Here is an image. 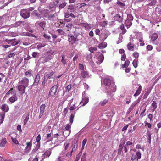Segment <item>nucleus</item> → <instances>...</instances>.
Masks as SVG:
<instances>
[{"instance_id":"nucleus-48","label":"nucleus","mask_w":161,"mask_h":161,"mask_svg":"<svg viewBox=\"0 0 161 161\" xmlns=\"http://www.w3.org/2000/svg\"><path fill=\"white\" fill-rule=\"evenodd\" d=\"M133 16L131 14H128L127 15V18L126 20H130V21H132L133 20Z\"/></svg>"},{"instance_id":"nucleus-13","label":"nucleus","mask_w":161,"mask_h":161,"mask_svg":"<svg viewBox=\"0 0 161 161\" xmlns=\"http://www.w3.org/2000/svg\"><path fill=\"white\" fill-rule=\"evenodd\" d=\"M80 75L84 79L89 78L91 76L88 71L85 70L82 71L80 73Z\"/></svg>"},{"instance_id":"nucleus-28","label":"nucleus","mask_w":161,"mask_h":161,"mask_svg":"<svg viewBox=\"0 0 161 161\" xmlns=\"http://www.w3.org/2000/svg\"><path fill=\"white\" fill-rule=\"evenodd\" d=\"M158 35L157 33H154L152 35L151 38L152 41H154L158 38Z\"/></svg>"},{"instance_id":"nucleus-7","label":"nucleus","mask_w":161,"mask_h":161,"mask_svg":"<svg viewBox=\"0 0 161 161\" xmlns=\"http://www.w3.org/2000/svg\"><path fill=\"white\" fill-rule=\"evenodd\" d=\"M19 84L23 85L26 87L28 86L29 80L27 78L24 77L21 80L20 79H19Z\"/></svg>"},{"instance_id":"nucleus-60","label":"nucleus","mask_w":161,"mask_h":161,"mask_svg":"<svg viewBox=\"0 0 161 161\" xmlns=\"http://www.w3.org/2000/svg\"><path fill=\"white\" fill-rule=\"evenodd\" d=\"M38 54L39 53L37 52H34L32 53V55L33 58H36L38 57Z\"/></svg>"},{"instance_id":"nucleus-63","label":"nucleus","mask_w":161,"mask_h":161,"mask_svg":"<svg viewBox=\"0 0 161 161\" xmlns=\"http://www.w3.org/2000/svg\"><path fill=\"white\" fill-rule=\"evenodd\" d=\"M54 74V72H52L50 73L47 74L46 76L49 78H51V77L53 76V75Z\"/></svg>"},{"instance_id":"nucleus-8","label":"nucleus","mask_w":161,"mask_h":161,"mask_svg":"<svg viewBox=\"0 0 161 161\" xmlns=\"http://www.w3.org/2000/svg\"><path fill=\"white\" fill-rule=\"evenodd\" d=\"M17 90L19 91V93L21 95H23L25 93L26 87L23 85L19 84L17 86Z\"/></svg>"},{"instance_id":"nucleus-33","label":"nucleus","mask_w":161,"mask_h":161,"mask_svg":"<svg viewBox=\"0 0 161 161\" xmlns=\"http://www.w3.org/2000/svg\"><path fill=\"white\" fill-rule=\"evenodd\" d=\"M114 18L116 20H117L119 22H121L122 20V18L119 14H117L115 16Z\"/></svg>"},{"instance_id":"nucleus-36","label":"nucleus","mask_w":161,"mask_h":161,"mask_svg":"<svg viewBox=\"0 0 161 161\" xmlns=\"http://www.w3.org/2000/svg\"><path fill=\"white\" fill-rule=\"evenodd\" d=\"M66 3L64 2L61 3L60 2L59 4V8L60 10L62 9L64 7H65L66 5Z\"/></svg>"},{"instance_id":"nucleus-12","label":"nucleus","mask_w":161,"mask_h":161,"mask_svg":"<svg viewBox=\"0 0 161 161\" xmlns=\"http://www.w3.org/2000/svg\"><path fill=\"white\" fill-rule=\"evenodd\" d=\"M98 57H97V61L96 63L98 64H101L103 61L104 59V56L103 54H102L100 53H98Z\"/></svg>"},{"instance_id":"nucleus-59","label":"nucleus","mask_w":161,"mask_h":161,"mask_svg":"<svg viewBox=\"0 0 161 161\" xmlns=\"http://www.w3.org/2000/svg\"><path fill=\"white\" fill-rule=\"evenodd\" d=\"M33 12L34 14L38 18H41V15L37 12V10H34Z\"/></svg>"},{"instance_id":"nucleus-40","label":"nucleus","mask_w":161,"mask_h":161,"mask_svg":"<svg viewBox=\"0 0 161 161\" xmlns=\"http://www.w3.org/2000/svg\"><path fill=\"white\" fill-rule=\"evenodd\" d=\"M152 106L153 107V111H154L157 108V103L155 101H154L152 104Z\"/></svg>"},{"instance_id":"nucleus-49","label":"nucleus","mask_w":161,"mask_h":161,"mask_svg":"<svg viewBox=\"0 0 161 161\" xmlns=\"http://www.w3.org/2000/svg\"><path fill=\"white\" fill-rule=\"evenodd\" d=\"M60 2L59 0H55L53 3L55 7H57L59 4Z\"/></svg>"},{"instance_id":"nucleus-50","label":"nucleus","mask_w":161,"mask_h":161,"mask_svg":"<svg viewBox=\"0 0 161 161\" xmlns=\"http://www.w3.org/2000/svg\"><path fill=\"white\" fill-rule=\"evenodd\" d=\"M56 31L60 35H64L65 34V32L62 29H57Z\"/></svg>"},{"instance_id":"nucleus-10","label":"nucleus","mask_w":161,"mask_h":161,"mask_svg":"<svg viewBox=\"0 0 161 161\" xmlns=\"http://www.w3.org/2000/svg\"><path fill=\"white\" fill-rule=\"evenodd\" d=\"M35 26L38 28H42L43 30L46 27V23L45 21H37L35 23Z\"/></svg>"},{"instance_id":"nucleus-21","label":"nucleus","mask_w":161,"mask_h":161,"mask_svg":"<svg viewBox=\"0 0 161 161\" xmlns=\"http://www.w3.org/2000/svg\"><path fill=\"white\" fill-rule=\"evenodd\" d=\"M132 143L130 141H127L126 142V144L124 146L125 149V153L128 151L129 148V146L130 145H132Z\"/></svg>"},{"instance_id":"nucleus-42","label":"nucleus","mask_w":161,"mask_h":161,"mask_svg":"<svg viewBox=\"0 0 161 161\" xmlns=\"http://www.w3.org/2000/svg\"><path fill=\"white\" fill-rule=\"evenodd\" d=\"M78 147V144H77V141H76L75 144L73 146V147L72 150V152H73L74 151H75Z\"/></svg>"},{"instance_id":"nucleus-4","label":"nucleus","mask_w":161,"mask_h":161,"mask_svg":"<svg viewBox=\"0 0 161 161\" xmlns=\"http://www.w3.org/2000/svg\"><path fill=\"white\" fill-rule=\"evenodd\" d=\"M30 12L28 10L23 9L21 10L20 12V14L23 18L26 19L30 16Z\"/></svg>"},{"instance_id":"nucleus-23","label":"nucleus","mask_w":161,"mask_h":161,"mask_svg":"<svg viewBox=\"0 0 161 161\" xmlns=\"http://www.w3.org/2000/svg\"><path fill=\"white\" fill-rule=\"evenodd\" d=\"M40 77L39 74H37L34 80V84L36 85H38L39 82L40 80Z\"/></svg>"},{"instance_id":"nucleus-5","label":"nucleus","mask_w":161,"mask_h":161,"mask_svg":"<svg viewBox=\"0 0 161 161\" xmlns=\"http://www.w3.org/2000/svg\"><path fill=\"white\" fill-rule=\"evenodd\" d=\"M78 36H77L76 37H75L73 35H68V37L69 44L73 45L76 42L78 41L79 40L78 38Z\"/></svg>"},{"instance_id":"nucleus-51","label":"nucleus","mask_w":161,"mask_h":161,"mask_svg":"<svg viewBox=\"0 0 161 161\" xmlns=\"http://www.w3.org/2000/svg\"><path fill=\"white\" fill-rule=\"evenodd\" d=\"M157 3V1L156 0H153L151 2H150L148 5L149 6H153L155 5Z\"/></svg>"},{"instance_id":"nucleus-43","label":"nucleus","mask_w":161,"mask_h":161,"mask_svg":"<svg viewBox=\"0 0 161 161\" xmlns=\"http://www.w3.org/2000/svg\"><path fill=\"white\" fill-rule=\"evenodd\" d=\"M15 55V53L14 52H12L10 53H9L7 56V57L8 58H6L7 59H8V58H11L13 57H14ZM6 57H7V56Z\"/></svg>"},{"instance_id":"nucleus-32","label":"nucleus","mask_w":161,"mask_h":161,"mask_svg":"<svg viewBox=\"0 0 161 161\" xmlns=\"http://www.w3.org/2000/svg\"><path fill=\"white\" fill-rule=\"evenodd\" d=\"M14 94L16 95V92L15 90L13 88H11L10 90L6 94Z\"/></svg>"},{"instance_id":"nucleus-26","label":"nucleus","mask_w":161,"mask_h":161,"mask_svg":"<svg viewBox=\"0 0 161 161\" xmlns=\"http://www.w3.org/2000/svg\"><path fill=\"white\" fill-rule=\"evenodd\" d=\"M142 90V87L141 86V85H140L139 86L138 89H137V90L136 91L134 95V96L135 97L138 96L141 93Z\"/></svg>"},{"instance_id":"nucleus-30","label":"nucleus","mask_w":161,"mask_h":161,"mask_svg":"<svg viewBox=\"0 0 161 161\" xmlns=\"http://www.w3.org/2000/svg\"><path fill=\"white\" fill-rule=\"evenodd\" d=\"M107 46V43L103 42L98 45V47L100 49H103L105 48Z\"/></svg>"},{"instance_id":"nucleus-55","label":"nucleus","mask_w":161,"mask_h":161,"mask_svg":"<svg viewBox=\"0 0 161 161\" xmlns=\"http://www.w3.org/2000/svg\"><path fill=\"white\" fill-rule=\"evenodd\" d=\"M132 55L134 58H138L139 57V54L137 52H134L133 53Z\"/></svg>"},{"instance_id":"nucleus-45","label":"nucleus","mask_w":161,"mask_h":161,"mask_svg":"<svg viewBox=\"0 0 161 161\" xmlns=\"http://www.w3.org/2000/svg\"><path fill=\"white\" fill-rule=\"evenodd\" d=\"M138 61L136 60H134L132 62V64L134 67L136 68L138 66Z\"/></svg>"},{"instance_id":"nucleus-47","label":"nucleus","mask_w":161,"mask_h":161,"mask_svg":"<svg viewBox=\"0 0 161 161\" xmlns=\"http://www.w3.org/2000/svg\"><path fill=\"white\" fill-rule=\"evenodd\" d=\"M79 68L80 70H82V71L84 70V66L82 64L80 63L79 64Z\"/></svg>"},{"instance_id":"nucleus-53","label":"nucleus","mask_w":161,"mask_h":161,"mask_svg":"<svg viewBox=\"0 0 161 161\" xmlns=\"http://www.w3.org/2000/svg\"><path fill=\"white\" fill-rule=\"evenodd\" d=\"M97 49L96 47H91L89 48V50L91 52V53H93L94 51H96L97 50Z\"/></svg>"},{"instance_id":"nucleus-14","label":"nucleus","mask_w":161,"mask_h":161,"mask_svg":"<svg viewBox=\"0 0 161 161\" xmlns=\"http://www.w3.org/2000/svg\"><path fill=\"white\" fill-rule=\"evenodd\" d=\"M7 141L6 138H3L0 141V147L2 148H4L7 144Z\"/></svg>"},{"instance_id":"nucleus-37","label":"nucleus","mask_w":161,"mask_h":161,"mask_svg":"<svg viewBox=\"0 0 161 161\" xmlns=\"http://www.w3.org/2000/svg\"><path fill=\"white\" fill-rule=\"evenodd\" d=\"M65 151H63L60 153V156H58V160L59 161H62L64 159L62 158L61 159V158L65 154Z\"/></svg>"},{"instance_id":"nucleus-38","label":"nucleus","mask_w":161,"mask_h":161,"mask_svg":"<svg viewBox=\"0 0 161 161\" xmlns=\"http://www.w3.org/2000/svg\"><path fill=\"white\" fill-rule=\"evenodd\" d=\"M108 100L105 99L103 101H101L99 103V105H101V106H104L108 102Z\"/></svg>"},{"instance_id":"nucleus-29","label":"nucleus","mask_w":161,"mask_h":161,"mask_svg":"<svg viewBox=\"0 0 161 161\" xmlns=\"http://www.w3.org/2000/svg\"><path fill=\"white\" fill-rule=\"evenodd\" d=\"M125 26L127 27V28H129L132 25L131 21L126 20L125 22Z\"/></svg>"},{"instance_id":"nucleus-15","label":"nucleus","mask_w":161,"mask_h":161,"mask_svg":"<svg viewBox=\"0 0 161 161\" xmlns=\"http://www.w3.org/2000/svg\"><path fill=\"white\" fill-rule=\"evenodd\" d=\"M127 47L128 50L133 51H134L135 44L130 42L127 44Z\"/></svg>"},{"instance_id":"nucleus-25","label":"nucleus","mask_w":161,"mask_h":161,"mask_svg":"<svg viewBox=\"0 0 161 161\" xmlns=\"http://www.w3.org/2000/svg\"><path fill=\"white\" fill-rule=\"evenodd\" d=\"M10 102L12 103L17 100V98L16 95H14L11 97L9 99Z\"/></svg>"},{"instance_id":"nucleus-34","label":"nucleus","mask_w":161,"mask_h":161,"mask_svg":"<svg viewBox=\"0 0 161 161\" xmlns=\"http://www.w3.org/2000/svg\"><path fill=\"white\" fill-rule=\"evenodd\" d=\"M41 59H42V63H44L47 62L48 60H50L51 59V58H50L49 57H41Z\"/></svg>"},{"instance_id":"nucleus-19","label":"nucleus","mask_w":161,"mask_h":161,"mask_svg":"<svg viewBox=\"0 0 161 161\" xmlns=\"http://www.w3.org/2000/svg\"><path fill=\"white\" fill-rule=\"evenodd\" d=\"M94 3L95 5H93L94 8L97 9L98 10H100L101 9L100 7V2L98 0L94 1Z\"/></svg>"},{"instance_id":"nucleus-41","label":"nucleus","mask_w":161,"mask_h":161,"mask_svg":"<svg viewBox=\"0 0 161 161\" xmlns=\"http://www.w3.org/2000/svg\"><path fill=\"white\" fill-rule=\"evenodd\" d=\"M120 29L122 30V33L125 34L126 32L127 31L125 28L124 25L123 24H122L120 26Z\"/></svg>"},{"instance_id":"nucleus-54","label":"nucleus","mask_w":161,"mask_h":161,"mask_svg":"<svg viewBox=\"0 0 161 161\" xmlns=\"http://www.w3.org/2000/svg\"><path fill=\"white\" fill-rule=\"evenodd\" d=\"M45 46V44L44 43H40L38 45H37V48L38 49H39L41 48L44 47Z\"/></svg>"},{"instance_id":"nucleus-31","label":"nucleus","mask_w":161,"mask_h":161,"mask_svg":"<svg viewBox=\"0 0 161 161\" xmlns=\"http://www.w3.org/2000/svg\"><path fill=\"white\" fill-rule=\"evenodd\" d=\"M130 63V61L129 60H126L125 63L122 64L121 67L122 68H127L129 65Z\"/></svg>"},{"instance_id":"nucleus-56","label":"nucleus","mask_w":161,"mask_h":161,"mask_svg":"<svg viewBox=\"0 0 161 161\" xmlns=\"http://www.w3.org/2000/svg\"><path fill=\"white\" fill-rule=\"evenodd\" d=\"M87 142V139L86 138L84 139L82 142V149H84V147L85 144H86Z\"/></svg>"},{"instance_id":"nucleus-18","label":"nucleus","mask_w":161,"mask_h":161,"mask_svg":"<svg viewBox=\"0 0 161 161\" xmlns=\"http://www.w3.org/2000/svg\"><path fill=\"white\" fill-rule=\"evenodd\" d=\"M62 58L61 59V61L64 65L68 63L67 59L66 58L65 56L63 54L61 55Z\"/></svg>"},{"instance_id":"nucleus-52","label":"nucleus","mask_w":161,"mask_h":161,"mask_svg":"<svg viewBox=\"0 0 161 161\" xmlns=\"http://www.w3.org/2000/svg\"><path fill=\"white\" fill-rule=\"evenodd\" d=\"M51 153L50 151L48 150L46 151L45 153L44 154H43V155L44 156L46 155L47 157H49L51 155Z\"/></svg>"},{"instance_id":"nucleus-44","label":"nucleus","mask_w":161,"mask_h":161,"mask_svg":"<svg viewBox=\"0 0 161 161\" xmlns=\"http://www.w3.org/2000/svg\"><path fill=\"white\" fill-rule=\"evenodd\" d=\"M52 12V11H49L48 10H46L45 11V13L44 14V16L45 17L47 18V17L46 16H48V15H50V14Z\"/></svg>"},{"instance_id":"nucleus-35","label":"nucleus","mask_w":161,"mask_h":161,"mask_svg":"<svg viewBox=\"0 0 161 161\" xmlns=\"http://www.w3.org/2000/svg\"><path fill=\"white\" fill-rule=\"evenodd\" d=\"M32 70H29L25 72V75L28 77H30L32 76Z\"/></svg>"},{"instance_id":"nucleus-1","label":"nucleus","mask_w":161,"mask_h":161,"mask_svg":"<svg viewBox=\"0 0 161 161\" xmlns=\"http://www.w3.org/2000/svg\"><path fill=\"white\" fill-rule=\"evenodd\" d=\"M103 84L106 86V88L108 92H113L116 90V86L112 80L110 78H105L103 80Z\"/></svg>"},{"instance_id":"nucleus-22","label":"nucleus","mask_w":161,"mask_h":161,"mask_svg":"<svg viewBox=\"0 0 161 161\" xmlns=\"http://www.w3.org/2000/svg\"><path fill=\"white\" fill-rule=\"evenodd\" d=\"M76 113V111L72 112L71 114L69 117V122L71 124H72L73 122V119L75 116V114Z\"/></svg>"},{"instance_id":"nucleus-58","label":"nucleus","mask_w":161,"mask_h":161,"mask_svg":"<svg viewBox=\"0 0 161 161\" xmlns=\"http://www.w3.org/2000/svg\"><path fill=\"white\" fill-rule=\"evenodd\" d=\"M71 88V85H68L67 86V87H66L65 89L66 91L68 92L69 91H70Z\"/></svg>"},{"instance_id":"nucleus-11","label":"nucleus","mask_w":161,"mask_h":161,"mask_svg":"<svg viewBox=\"0 0 161 161\" xmlns=\"http://www.w3.org/2000/svg\"><path fill=\"white\" fill-rule=\"evenodd\" d=\"M45 107L46 105L44 104H42L40 106V114L38 117L39 119L41 118V117L44 115L45 111Z\"/></svg>"},{"instance_id":"nucleus-57","label":"nucleus","mask_w":161,"mask_h":161,"mask_svg":"<svg viewBox=\"0 0 161 161\" xmlns=\"http://www.w3.org/2000/svg\"><path fill=\"white\" fill-rule=\"evenodd\" d=\"M24 35L28 36L31 37H34V34L29 32L25 33V34H24Z\"/></svg>"},{"instance_id":"nucleus-9","label":"nucleus","mask_w":161,"mask_h":161,"mask_svg":"<svg viewBox=\"0 0 161 161\" xmlns=\"http://www.w3.org/2000/svg\"><path fill=\"white\" fill-rule=\"evenodd\" d=\"M56 16L55 9L54 10L52 11V12L50 15L48 16H46L48 18V19L50 20L54 21L56 20Z\"/></svg>"},{"instance_id":"nucleus-20","label":"nucleus","mask_w":161,"mask_h":161,"mask_svg":"<svg viewBox=\"0 0 161 161\" xmlns=\"http://www.w3.org/2000/svg\"><path fill=\"white\" fill-rule=\"evenodd\" d=\"M89 102V98L88 97H85L83 98H82V101H81L80 103V104H81L82 103H83V104L81 106H84L86 104H87Z\"/></svg>"},{"instance_id":"nucleus-6","label":"nucleus","mask_w":161,"mask_h":161,"mask_svg":"<svg viewBox=\"0 0 161 161\" xmlns=\"http://www.w3.org/2000/svg\"><path fill=\"white\" fill-rule=\"evenodd\" d=\"M141 154L139 151L137 152L136 153L132 154L131 159L132 161H138L141 158Z\"/></svg>"},{"instance_id":"nucleus-61","label":"nucleus","mask_w":161,"mask_h":161,"mask_svg":"<svg viewBox=\"0 0 161 161\" xmlns=\"http://www.w3.org/2000/svg\"><path fill=\"white\" fill-rule=\"evenodd\" d=\"M108 35L107 33H104L103 35H102V37H103V41H104L108 37Z\"/></svg>"},{"instance_id":"nucleus-2","label":"nucleus","mask_w":161,"mask_h":161,"mask_svg":"<svg viewBox=\"0 0 161 161\" xmlns=\"http://www.w3.org/2000/svg\"><path fill=\"white\" fill-rule=\"evenodd\" d=\"M53 86L50 89L49 92V95L53 97H55L58 88L59 86L58 83L57 81L56 84Z\"/></svg>"},{"instance_id":"nucleus-62","label":"nucleus","mask_w":161,"mask_h":161,"mask_svg":"<svg viewBox=\"0 0 161 161\" xmlns=\"http://www.w3.org/2000/svg\"><path fill=\"white\" fill-rule=\"evenodd\" d=\"M54 52V51H53L52 50H50L49 51H48L47 52V54L48 56H50V55L53 54Z\"/></svg>"},{"instance_id":"nucleus-17","label":"nucleus","mask_w":161,"mask_h":161,"mask_svg":"<svg viewBox=\"0 0 161 161\" xmlns=\"http://www.w3.org/2000/svg\"><path fill=\"white\" fill-rule=\"evenodd\" d=\"M27 146L25 149V153H28L31 148L32 146V142H30L26 143Z\"/></svg>"},{"instance_id":"nucleus-24","label":"nucleus","mask_w":161,"mask_h":161,"mask_svg":"<svg viewBox=\"0 0 161 161\" xmlns=\"http://www.w3.org/2000/svg\"><path fill=\"white\" fill-rule=\"evenodd\" d=\"M1 109L5 112H7L9 110V107L7 104H3L1 107Z\"/></svg>"},{"instance_id":"nucleus-3","label":"nucleus","mask_w":161,"mask_h":161,"mask_svg":"<svg viewBox=\"0 0 161 161\" xmlns=\"http://www.w3.org/2000/svg\"><path fill=\"white\" fill-rule=\"evenodd\" d=\"M70 20L69 19H65L64 21V23L61 22H60L59 25L61 26L62 25V26H63L65 25L64 23H66L65 25L66 27L70 29H71L73 26V25L72 22H70Z\"/></svg>"},{"instance_id":"nucleus-27","label":"nucleus","mask_w":161,"mask_h":161,"mask_svg":"<svg viewBox=\"0 0 161 161\" xmlns=\"http://www.w3.org/2000/svg\"><path fill=\"white\" fill-rule=\"evenodd\" d=\"M5 113L4 112H1L0 113V124H2L4 121L5 117Z\"/></svg>"},{"instance_id":"nucleus-39","label":"nucleus","mask_w":161,"mask_h":161,"mask_svg":"<svg viewBox=\"0 0 161 161\" xmlns=\"http://www.w3.org/2000/svg\"><path fill=\"white\" fill-rule=\"evenodd\" d=\"M125 143V141L124 139H121V143L119 146V148L122 149L123 147H124V144Z\"/></svg>"},{"instance_id":"nucleus-64","label":"nucleus","mask_w":161,"mask_h":161,"mask_svg":"<svg viewBox=\"0 0 161 161\" xmlns=\"http://www.w3.org/2000/svg\"><path fill=\"white\" fill-rule=\"evenodd\" d=\"M76 108V107L75 104H73L72 106H70L69 108V109L70 111H73Z\"/></svg>"},{"instance_id":"nucleus-16","label":"nucleus","mask_w":161,"mask_h":161,"mask_svg":"<svg viewBox=\"0 0 161 161\" xmlns=\"http://www.w3.org/2000/svg\"><path fill=\"white\" fill-rule=\"evenodd\" d=\"M80 25L85 28L86 30H88L91 28V25L87 23H81Z\"/></svg>"},{"instance_id":"nucleus-46","label":"nucleus","mask_w":161,"mask_h":161,"mask_svg":"<svg viewBox=\"0 0 161 161\" xmlns=\"http://www.w3.org/2000/svg\"><path fill=\"white\" fill-rule=\"evenodd\" d=\"M15 39H13L12 42L11 43V45L13 46H15L17 45L19 43V42L17 41H15Z\"/></svg>"}]
</instances>
